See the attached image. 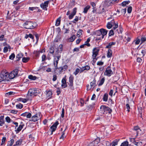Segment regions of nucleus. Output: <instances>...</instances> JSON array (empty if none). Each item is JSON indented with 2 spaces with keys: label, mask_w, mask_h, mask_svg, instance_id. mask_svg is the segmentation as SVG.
I'll list each match as a JSON object with an SVG mask.
<instances>
[{
  "label": "nucleus",
  "mask_w": 146,
  "mask_h": 146,
  "mask_svg": "<svg viewBox=\"0 0 146 146\" xmlns=\"http://www.w3.org/2000/svg\"><path fill=\"white\" fill-rule=\"evenodd\" d=\"M24 27L26 29H33L36 27L37 24L35 23H33L29 21H26L23 24Z\"/></svg>",
  "instance_id": "nucleus-1"
},
{
  "label": "nucleus",
  "mask_w": 146,
  "mask_h": 146,
  "mask_svg": "<svg viewBox=\"0 0 146 146\" xmlns=\"http://www.w3.org/2000/svg\"><path fill=\"white\" fill-rule=\"evenodd\" d=\"M40 90L39 89L36 88H31L29 90L28 96H36L40 93Z\"/></svg>",
  "instance_id": "nucleus-2"
},
{
  "label": "nucleus",
  "mask_w": 146,
  "mask_h": 146,
  "mask_svg": "<svg viewBox=\"0 0 146 146\" xmlns=\"http://www.w3.org/2000/svg\"><path fill=\"white\" fill-rule=\"evenodd\" d=\"M100 109L102 110V113L104 114L108 113L109 115H110L112 111L108 107L104 105L101 106Z\"/></svg>",
  "instance_id": "nucleus-3"
},
{
  "label": "nucleus",
  "mask_w": 146,
  "mask_h": 146,
  "mask_svg": "<svg viewBox=\"0 0 146 146\" xmlns=\"http://www.w3.org/2000/svg\"><path fill=\"white\" fill-rule=\"evenodd\" d=\"M8 72L5 70H3L0 74V77L2 79V80H9Z\"/></svg>",
  "instance_id": "nucleus-4"
},
{
  "label": "nucleus",
  "mask_w": 146,
  "mask_h": 146,
  "mask_svg": "<svg viewBox=\"0 0 146 146\" xmlns=\"http://www.w3.org/2000/svg\"><path fill=\"white\" fill-rule=\"evenodd\" d=\"M113 74V72L111 69L110 67L109 66H108L104 72V75L110 77Z\"/></svg>",
  "instance_id": "nucleus-5"
},
{
  "label": "nucleus",
  "mask_w": 146,
  "mask_h": 146,
  "mask_svg": "<svg viewBox=\"0 0 146 146\" xmlns=\"http://www.w3.org/2000/svg\"><path fill=\"white\" fill-rule=\"evenodd\" d=\"M54 66L55 68V69L57 68V65L59 60L61 58V55L58 56H54Z\"/></svg>",
  "instance_id": "nucleus-6"
},
{
  "label": "nucleus",
  "mask_w": 146,
  "mask_h": 146,
  "mask_svg": "<svg viewBox=\"0 0 146 146\" xmlns=\"http://www.w3.org/2000/svg\"><path fill=\"white\" fill-rule=\"evenodd\" d=\"M51 1H53V0H49L45 1L44 3H42L40 5V7L44 10H47V7Z\"/></svg>",
  "instance_id": "nucleus-7"
},
{
  "label": "nucleus",
  "mask_w": 146,
  "mask_h": 146,
  "mask_svg": "<svg viewBox=\"0 0 146 146\" xmlns=\"http://www.w3.org/2000/svg\"><path fill=\"white\" fill-rule=\"evenodd\" d=\"M74 79V77L72 75H70L69 78V86L70 87V88L72 89H73L74 88L73 86Z\"/></svg>",
  "instance_id": "nucleus-8"
},
{
  "label": "nucleus",
  "mask_w": 146,
  "mask_h": 146,
  "mask_svg": "<svg viewBox=\"0 0 146 146\" xmlns=\"http://www.w3.org/2000/svg\"><path fill=\"white\" fill-rule=\"evenodd\" d=\"M58 124V121H56L50 127V129H51V135L52 134L53 132L56 130L57 128V126Z\"/></svg>",
  "instance_id": "nucleus-9"
},
{
  "label": "nucleus",
  "mask_w": 146,
  "mask_h": 146,
  "mask_svg": "<svg viewBox=\"0 0 146 146\" xmlns=\"http://www.w3.org/2000/svg\"><path fill=\"white\" fill-rule=\"evenodd\" d=\"M99 51V50L96 48H95L93 49L92 56L94 60L96 59V58L98 54Z\"/></svg>",
  "instance_id": "nucleus-10"
},
{
  "label": "nucleus",
  "mask_w": 146,
  "mask_h": 146,
  "mask_svg": "<svg viewBox=\"0 0 146 146\" xmlns=\"http://www.w3.org/2000/svg\"><path fill=\"white\" fill-rule=\"evenodd\" d=\"M76 10L77 8H74L73 9L72 12L68 16V18L69 19H71L73 18L74 16L76 13Z\"/></svg>",
  "instance_id": "nucleus-11"
},
{
  "label": "nucleus",
  "mask_w": 146,
  "mask_h": 146,
  "mask_svg": "<svg viewBox=\"0 0 146 146\" xmlns=\"http://www.w3.org/2000/svg\"><path fill=\"white\" fill-rule=\"evenodd\" d=\"M24 126V125L23 122H21V125L19 126L17 129L15 130V131L16 132V133H19L23 129Z\"/></svg>",
  "instance_id": "nucleus-12"
},
{
  "label": "nucleus",
  "mask_w": 146,
  "mask_h": 146,
  "mask_svg": "<svg viewBox=\"0 0 146 146\" xmlns=\"http://www.w3.org/2000/svg\"><path fill=\"white\" fill-rule=\"evenodd\" d=\"M100 31L102 34V38H103L104 36L107 34L108 31L106 30L103 29H101Z\"/></svg>",
  "instance_id": "nucleus-13"
},
{
  "label": "nucleus",
  "mask_w": 146,
  "mask_h": 146,
  "mask_svg": "<svg viewBox=\"0 0 146 146\" xmlns=\"http://www.w3.org/2000/svg\"><path fill=\"white\" fill-rule=\"evenodd\" d=\"M62 83L61 86L62 87H63L64 88H65L67 87V83L65 78H64L62 79Z\"/></svg>",
  "instance_id": "nucleus-14"
},
{
  "label": "nucleus",
  "mask_w": 146,
  "mask_h": 146,
  "mask_svg": "<svg viewBox=\"0 0 146 146\" xmlns=\"http://www.w3.org/2000/svg\"><path fill=\"white\" fill-rule=\"evenodd\" d=\"M96 80L94 79L90 83V86L91 88H94L96 86Z\"/></svg>",
  "instance_id": "nucleus-15"
},
{
  "label": "nucleus",
  "mask_w": 146,
  "mask_h": 146,
  "mask_svg": "<svg viewBox=\"0 0 146 146\" xmlns=\"http://www.w3.org/2000/svg\"><path fill=\"white\" fill-rule=\"evenodd\" d=\"M100 141V140L98 139H96L94 140L90 144H92L91 146H94L97 145Z\"/></svg>",
  "instance_id": "nucleus-16"
},
{
  "label": "nucleus",
  "mask_w": 146,
  "mask_h": 146,
  "mask_svg": "<svg viewBox=\"0 0 146 146\" xmlns=\"http://www.w3.org/2000/svg\"><path fill=\"white\" fill-rule=\"evenodd\" d=\"M40 54L39 51H34L33 52L34 56H35L36 58H38L39 57Z\"/></svg>",
  "instance_id": "nucleus-17"
},
{
  "label": "nucleus",
  "mask_w": 146,
  "mask_h": 146,
  "mask_svg": "<svg viewBox=\"0 0 146 146\" xmlns=\"http://www.w3.org/2000/svg\"><path fill=\"white\" fill-rule=\"evenodd\" d=\"M38 119V118L37 116V114H36L32 117L31 121L35 122L37 121Z\"/></svg>",
  "instance_id": "nucleus-18"
},
{
  "label": "nucleus",
  "mask_w": 146,
  "mask_h": 146,
  "mask_svg": "<svg viewBox=\"0 0 146 146\" xmlns=\"http://www.w3.org/2000/svg\"><path fill=\"white\" fill-rule=\"evenodd\" d=\"M23 56V55L21 53H20L18 54L16 56V61H19L20 59L22 58Z\"/></svg>",
  "instance_id": "nucleus-19"
},
{
  "label": "nucleus",
  "mask_w": 146,
  "mask_h": 146,
  "mask_svg": "<svg viewBox=\"0 0 146 146\" xmlns=\"http://www.w3.org/2000/svg\"><path fill=\"white\" fill-rule=\"evenodd\" d=\"M105 81L104 77L102 78L98 82V86H99L102 85L104 83Z\"/></svg>",
  "instance_id": "nucleus-20"
},
{
  "label": "nucleus",
  "mask_w": 146,
  "mask_h": 146,
  "mask_svg": "<svg viewBox=\"0 0 146 146\" xmlns=\"http://www.w3.org/2000/svg\"><path fill=\"white\" fill-rule=\"evenodd\" d=\"M16 76V75L14 74H13L12 73V72H11V73H10V74H9V73H8V79H13L14 78L15 76Z\"/></svg>",
  "instance_id": "nucleus-21"
},
{
  "label": "nucleus",
  "mask_w": 146,
  "mask_h": 146,
  "mask_svg": "<svg viewBox=\"0 0 146 146\" xmlns=\"http://www.w3.org/2000/svg\"><path fill=\"white\" fill-rule=\"evenodd\" d=\"M119 141V139H116L113 141L111 143V145L112 146H115L116 145H117Z\"/></svg>",
  "instance_id": "nucleus-22"
},
{
  "label": "nucleus",
  "mask_w": 146,
  "mask_h": 146,
  "mask_svg": "<svg viewBox=\"0 0 146 146\" xmlns=\"http://www.w3.org/2000/svg\"><path fill=\"white\" fill-rule=\"evenodd\" d=\"M134 130L135 131H136V133H137V135L138 134V132L139 131H141V130L140 129L139 126H134Z\"/></svg>",
  "instance_id": "nucleus-23"
},
{
  "label": "nucleus",
  "mask_w": 146,
  "mask_h": 146,
  "mask_svg": "<svg viewBox=\"0 0 146 146\" xmlns=\"http://www.w3.org/2000/svg\"><path fill=\"white\" fill-rule=\"evenodd\" d=\"M115 43L113 42H110L108 44V45L106 47V48H110L111 47V46L115 45Z\"/></svg>",
  "instance_id": "nucleus-24"
},
{
  "label": "nucleus",
  "mask_w": 146,
  "mask_h": 146,
  "mask_svg": "<svg viewBox=\"0 0 146 146\" xmlns=\"http://www.w3.org/2000/svg\"><path fill=\"white\" fill-rule=\"evenodd\" d=\"M112 56V51L110 49H109L107 53V57L108 58H110Z\"/></svg>",
  "instance_id": "nucleus-25"
},
{
  "label": "nucleus",
  "mask_w": 146,
  "mask_h": 146,
  "mask_svg": "<svg viewBox=\"0 0 146 146\" xmlns=\"http://www.w3.org/2000/svg\"><path fill=\"white\" fill-rule=\"evenodd\" d=\"M108 95L107 93H106L104 94L103 96V99L104 101L107 102L108 99Z\"/></svg>",
  "instance_id": "nucleus-26"
},
{
  "label": "nucleus",
  "mask_w": 146,
  "mask_h": 146,
  "mask_svg": "<svg viewBox=\"0 0 146 146\" xmlns=\"http://www.w3.org/2000/svg\"><path fill=\"white\" fill-rule=\"evenodd\" d=\"M90 7L89 5H87L84 8L83 13L85 14L86 13L88 10L90 9Z\"/></svg>",
  "instance_id": "nucleus-27"
},
{
  "label": "nucleus",
  "mask_w": 146,
  "mask_h": 146,
  "mask_svg": "<svg viewBox=\"0 0 146 146\" xmlns=\"http://www.w3.org/2000/svg\"><path fill=\"white\" fill-rule=\"evenodd\" d=\"M60 19L61 17H59L57 19L55 24V25L56 26H58L60 25L61 21Z\"/></svg>",
  "instance_id": "nucleus-28"
},
{
  "label": "nucleus",
  "mask_w": 146,
  "mask_h": 146,
  "mask_svg": "<svg viewBox=\"0 0 146 146\" xmlns=\"http://www.w3.org/2000/svg\"><path fill=\"white\" fill-rule=\"evenodd\" d=\"M28 37H29L32 39H33L34 38L33 35L31 33L29 34V35L26 34L25 37V38L26 39H27Z\"/></svg>",
  "instance_id": "nucleus-29"
},
{
  "label": "nucleus",
  "mask_w": 146,
  "mask_h": 146,
  "mask_svg": "<svg viewBox=\"0 0 146 146\" xmlns=\"http://www.w3.org/2000/svg\"><path fill=\"white\" fill-rule=\"evenodd\" d=\"M130 2V1H125L122 3L121 4L122 6H125L127 5H128Z\"/></svg>",
  "instance_id": "nucleus-30"
},
{
  "label": "nucleus",
  "mask_w": 146,
  "mask_h": 146,
  "mask_svg": "<svg viewBox=\"0 0 146 146\" xmlns=\"http://www.w3.org/2000/svg\"><path fill=\"white\" fill-rule=\"evenodd\" d=\"M76 36L74 35H72L69 39V40L70 42H72L76 38Z\"/></svg>",
  "instance_id": "nucleus-31"
},
{
  "label": "nucleus",
  "mask_w": 146,
  "mask_h": 146,
  "mask_svg": "<svg viewBox=\"0 0 146 146\" xmlns=\"http://www.w3.org/2000/svg\"><path fill=\"white\" fill-rule=\"evenodd\" d=\"M14 140L13 139H11L10 141L8 142L7 146H11L14 143Z\"/></svg>",
  "instance_id": "nucleus-32"
},
{
  "label": "nucleus",
  "mask_w": 146,
  "mask_h": 146,
  "mask_svg": "<svg viewBox=\"0 0 146 146\" xmlns=\"http://www.w3.org/2000/svg\"><path fill=\"white\" fill-rule=\"evenodd\" d=\"M28 78L31 80H35L36 79V76H33L32 75H30L29 76Z\"/></svg>",
  "instance_id": "nucleus-33"
},
{
  "label": "nucleus",
  "mask_w": 146,
  "mask_h": 146,
  "mask_svg": "<svg viewBox=\"0 0 146 146\" xmlns=\"http://www.w3.org/2000/svg\"><path fill=\"white\" fill-rule=\"evenodd\" d=\"M83 31L81 29H80L79 31L77 32V36L79 37H80V35H81L82 34V32Z\"/></svg>",
  "instance_id": "nucleus-34"
},
{
  "label": "nucleus",
  "mask_w": 146,
  "mask_h": 146,
  "mask_svg": "<svg viewBox=\"0 0 146 146\" xmlns=\"http://www.w3.org/2000/svg\"><path fill=\"white\" fill-rule=\"evenodd\" d=\"M54 52V48L53 46L51 47L49 49V52L51 54H53Z\"/></svg>",
  "instance_id": "nucleus-35"
},
{
  "label": "nucleus",
  "mask_w": 146,
  "mask_h": 146,
  "mask_svg": "<svg viewBox=\"0 0 146 146\" xmlns=\"http://www.w3.org/2000/svg\"><path fill=\"white\" fill-rule=\"evenodd\" d=\"M29 60V58H25L24 57L22 58V61L23 62H27Z\"/></svg>",
  "instance_id": "nucleus-36"
},
{
  "label": "nucleus",
  "mask_w": 146,
  "mask_h": 146,
  "mask_svg": "<svg viewBox=\"0 0 146 146\" xmlns=\"http://www.w3.org/2000/svg\"><path fill=\"white\" fill-rule=\"evenodd\" d=\"M128 142L127 141H125L123 142L121 144L120 146H128Z\"/></svg>",
  "instance_id": "nucleus-37"
},
{
  "label": "nucleus",
  "mask_w": 146,
  "mask_h": 146,
  "mask_svg": "<svg viewBox=\"0 0 146 146\" xmlns=\"http://www.w3.org/2000/svg\"><path fill=\"white\" fill-rule=\"evenodd\" d=\"M6 141V137H3L2 139V142L1 144V145H5V142Z\"/></svg>",
  "instance_id": "nucleus-38"
},
{
  "label": "nucleus",
  "mask_w": 146,
  "mask_h": 146,
  "mask_svg": "<svg viewBox=\"0 0 146 146\" xmlns=\"http://www.w3.org/2000/svg\"><path fill=\"white\" fill-rule=\"evenodd\" d=\"M46 92H47L46 95L47 96L50 97L52 95V92L51 91H46Z\"/></svg>",
  "instance_id": "nucleus-39"
},
{
  "label": "nucleus",
  "mask_w": 146,
  "mask_h": 146,
  "mask_svg": "<svg viewBox=\"0 0 146 146\" xmlns=\"http://www.w3.org/2000/svg\"><path fill=\"white\" fill-rule=\"evenodd\" d=\"M85 45H86L88 46H90V44L89 43H85L84 44L81 45L80 46V48H82L84 47Z\"/></svg>",
  "instance_id": "nucleus-40"
},
{
  "label": "nucleus",
  "mask_w": 146,
  "mask_h": 146,
  "mask_svg": "<svg viewBox=\"0 0 146 146\" xmlns=\"http://www.w3.org/2000/svg\"><path fill=\"white\" fill-rule=\"evenodd\" d=\"M62 50V44H60L58 47V49L57 51H60V53H61Z\"/></svg>",
  "instance_id": "nucleus-41"
},
{
  "label": "nucleus",
  "mask_w": 146,
  "mask_h": 146,
  "mask_svg": "<svg viewBox=\"0 0 146 146\" xmlns=\"http://www.w3.org/2000/svg\"><path fill=\"white\" fill-rule=\"evenodd\" d=\"M82 68L83 69V70H88L90 69V67L89 66L87 65L84 67H82Z\"/></svg>",
  "instance_id": "nucleus-42"
},
{
  "label": "nucleus",
  "mask_w": 146,
  "mask_h": 146,
  "mask_svg": "<svg viewBox=\"0 0 146 146\" xmlns=\"http://www.w3.org/2000/svg\"><path fill=\"white\" fill-rule=\"evenodd\" d=\"M112 26L113 25L110 22H109L108 23L107 25V28H108V29H111L112 27Z\"/></svg>",
  "instance_id": "nucleus-43"
},
{
  "label": "nucleus",
  "mask_w": 146,
  "mask_h": 146,
  "mask_svg": "<svg viewBox=\"0 0 146 146\" xmlns=\"http://www.w3.org/2000/svg\"><path fill=\"white\" fill-rule=\"evenodd\" d=\"M96 35L97 36H102V34L101 32V31H100V29L99 30H98L96 32Z\"/></svg>",
  "instance_id": "nucleus-44"
},
{
  "label": "nucleus",
  "mask_w": 146,
  "mask_h": 146,
  "mask_svg": "<svg viewBox=\"0 0 146 146\" xmlns=\"http://www.w3.org/2000/svg\"><path fill=\"white\" fill-rule=\"evenodd\" d=\"M5 39L4 38V35H1L0 36V40L1 41H3L4 40H5Z\"/></svg>",
  "instance_id": "nucleus-45"
},
{
  "label": "nucleus",
  "mask_w": 146,
  "mask_h": 146,
  "mask_svg": "<svg viewBox=\"0 0 146 146\" xmlns=\"http://www.w3.org/2000/svg\"><path fill=\"white\" fill-rule=\"evenodd\" d=\"M12 72L16 76L18 74V70L17 69H16Z\"/></svg>",
  "instance_id": "nucleus-46"
},
{
  "label": "nucleus",
  "mask_w": 146,
  "mask_h": 146,
  "mask_svg": "<svg viewBox=\"0 0 146 146\" xmlns=\"http://www.w3.org/2000/svg\"><path fill=\"white\" fill-rule=\"evenodd\" d=\"M22 142V141L21 140H20L17 141L16 142V143L15 145H21Z\"/></svg>",
  "instance_id": "nucleus-47"
},
{
  "label": "nucleus",
  "mask_w": 146,
  "mask_h": 146,
  "mask_svg": "<svg viewBox=\"0 0 146 146\" xmlns=\"http://www.w3.org/2000/svg\"><path fill=\"white\" fill-rule=\"evenodd\" d=\"M80 71V69L78 68H77L76 69L75 71L74 72V74L75 75H76Z\"/></svg>",
  "instance_id": "nucleus-48"
},
{
  "label": "nucleus",
  "mask_w": 146,
  "mask_h": 146,
  "mask_svg": "<svg viewBox=\"0 0 146 146\" xmlns=\"http://www.w3.org/2000/svg\"><path fill=\"white\" fill-rule=\"evenodd\" d=\"M79 18L78 16H76L75 19L72 21L73 23H76V22H77L78 21Z\"/></svg>",
  "instance_id": "nucleus-49"
},
{
  "label": "nucleus",
  "mask_w": 146,
  "mask_h": 146,
  "mask_svg": "<svg viewBox=\"0 0 146 146\" xmlns=\"http://www.w3.org/2000/svg\"><path fill=\"white\" fill-rule=\"evenodd\" d=\"M15 55L14 53H12L9 57V59L11 60H13L15 58Z\"/></svg>",
  "instance_id": "nucleus-50"
},
{
  "label": "nucleus",
  "mask_w": 146,
  "mask_h": 146,
  "mask_svg": "<svg viewBox=\"0 0 146 146\" xmlns=\"http://www.w3.org/2000/svg\"><path fill=\"white\" fill-rule=\"evenodd\" d=\"M16 106L17 108H19L20 109H21L23 108L22 104L20 103L17 105Z\"/></svg>",
  "instance_id": "nucleus-51"
},
{
  "label": "nucleus",
  "mask_w": 146,
  "mask_h": 146,
  "mask_svg": "<svg viewBox=\"0 0 146 146\" xmlns=\"http://www.w3.org/2000/svg\"><path fill=\"white\" fill-rule=\"evenodd\" d=\"M66 128L65 130H64V131H63L62 132V135H61V137H60V139H63L64 138V135L65 134V133H64V131H65L66 130Z\"/></svg>",
  "instance_id": "nucleus-52"
},
{
  "label": "nucleus",
  "mask_w": 146,
  "mask_h": 146,
  "mask_svg": "<svg viewBox=\"0 0 146 146\" xmlns=\"http://www.w3.org/2000/svg\"><path fill=\"white\" fill-rule=\"evenodd\" d=\"M57 69L59 70V72L60 73H61L63 72V71H64L63 68L62 66L60 67L59 68L57 67ZM57 69V68L56 69Z\"/></svg>",
  "instance_id": "nucleus-53"
},
{
  "label": "nucleus",
  "mask_w": 146,
  "mask_h": 146,
  "mask_svg": "<svg viewBox=\"0 0 146 146\" xmlns=\"http://www.w3.org/2000/svg\"><path fill=\"white\" fill-rule=\"evenodd\" d=\"M20 99L21 100V101L24 103L26 102L28 100V99H27L23 98H20Z\"/></svg>",
  "instance_id": "nucleus-54"
},
{
  "label": "nucleus",
  "mask_w": 146,
  "mask_h": 146,
  "mask_svg": "<svg viewBox=\"0 0 146 146\" xmlns=\"http://www.w3.org/2000/svg\"><path fill=\"white\" fill-rule=\"evenodd\" d=\"M132 10V7L131 6L129 7L127 9V12L128 13H131Z\"/></svg>",
  "instance_id": "nucleus-55"
},
{
  "label": "nucleus",
  "mask_w": 146,
  "mask_h": 146,
  "mask_svg": "<svg viewBox=\"0 0 146 146\" xmlns=\"http://www.w3.org/2000/svg\"><path fill=\"white\" fill-rule=\"evenodd\" d=\"M141 41L142 43L143 42L146 41V38L144 36L141 37Z\"/></svg>",
  "instance_id": "nucleus-56"
},
{
  "label": "nucleus",
  "mask_w": 146,
  "mask_h": 146,
  "mask_svg": "<svg viewBox=\"0 0 146 146\" xmlns=\"http://www.w3.org/2000/svg\"><path fill=\"white\" fill-rule=\"evenodd\" d=\"M114 35L113 31L112 30H111L109 33V36H111L113 35Z\"/></svg>",
  "instance_id": "nucleus-57"
},
{
  "label": "nucleus",
  "mask_w": 146,
  "mask_h": 146,
  "mask_svg": "<svg viewBox=\"0 0 146 146\" xmlns=\"http://www.w3.org/2000/svg\"><path fill=\"white\" fill-rule=\"evenodd\" d=\"M126 108L127 109V111L128 112L130 111L129 109H130V107L129 105L128 104H127L126 105Z\"/></svg>",
  "instance_id": "nucleus-58"
},
{
  "label": "nucleus",
  "mask_w": 146,
  "mask_h": 146,
  "mask_svg": "<svg viewBox=\"0 0 146 146\" xmlns=\"http://www.w3.org/2000/svg\"><path fill=\"white\" fill-rule=\"evenodd\" d=\"M61 116L62 118H63L64 117V108H63L62 110Z\"/></svg>",
  "instance_id": "nucleus-59"
},
{
  "label": "nucleus",
  "mask_w": 146,
  "mask_h": 146,
  "mask_svg": "<svg viewBox=\"0 0 146 146\" xmlns=\"http://www.w3.org/2000/svg\"><path fill=\"white\" fill-rule=\"evenodd\" d=\"M5 119L7 122L8 123H10L11 122V119L9 117H7L5 118Z\"/></svg>",
  "instance_id": "nucleus-60"
},
{
  "label": "nucleus",
  "mask_w": 146,
  "mask_h": 146,
  "mask_svg": "<svg viewBox=\"0 0 146 146\" xmlns=\"http://www.w3.org/2000/svg\"><path fill=\"white\" fill-rule=\"evenodd\" d=\"M46 56L45 54H43L42 55V61H44L46 59Z\"/></svg>",
  "instance_id": "nucleus-61"
},
{
  "label": "nucleus",
  "mask_w": 146,
  "mask_h": 146,
  "mask_svg": "<svg viewBox=\"0 0 146 146\" xmlns=\"http://www.w3.org/2000/svg\"><path fill=\"white\" fill-rule=\"evenodd\" d=\"M61 92V91L60 90V88H57V90L56 91V93H57V95H58L60 92Z\"/></svg>",
  "instance_id": "nucleus-62"
},
{
  "label": "nucleus",
  "mask_w": 146,
  "mask_h": 146,
  "mask_svg": "<svg viewBox=\"0 0 146 146\" xmlns=\"http://www.w3.org/2000/svg\"><path fill=\"white\" fill-rule=\"evenodd\" d=\"M38 8L37 7H29V9L31 11H33L34 10L36 9L37 8Z\"/></svg>",
  "instance_id": "nucleus-63"
},
{
  "label": "nucleus",
  "mask_w": 146,
  "mask_h": 146,
  "mask_svg": "<svg viewBox=\"0 0 146 146\" xmlns=\"http://www.w3.org/2000/svg\"><path fill=\"white\" fill-rule=\"evenodd\" d=\"M104 64V62L102 61H98L97 63V65L98 66H102Z\"/></svg>",
  "instance_id": "nucleus-64"
}]
</instances>
